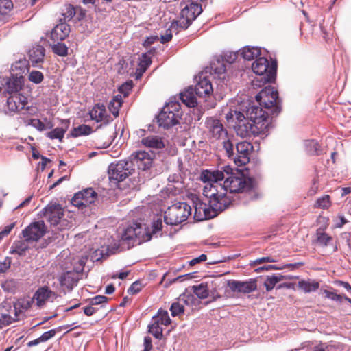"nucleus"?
<instances>
[{"label": "nucleus", "mask_w": 351, "mask_h": 351, "mask_svg": "<svg viewBox=\"0 0 351 351\" xmlns=\"http://www.w3.org/2000/svg\"><path fill=\"white\" fill-rule=\"evenodd\" d=\"M276 261V260L271 256H265L256 259L255 261H254V264L257 265L262 264L264 263H274Z\"/></svg>", "instance_id": "59"}, {"label": "nucleus", "mask_w": 351, "mask_h": 351, "mask_svg": "<svg viewBox=\"0 0 351 351\" xmlns=\"http://www.w3.org/2000/svg\"><path fill=\"white\" fill-rule=\"evenodd\" d=\"M24 77L15 76L0 77V93H8L9 94H19L24 85Z\"/></svg>", "instance_id": "15"}, {"label": "nucleus", "mask_w": 351, "mask_h": 351, "mask_svg": "<svg viewBox=\"0 0 351 351\" xmlns=\"http://www.w3.org/2000/svg\"><path fill=\"white\" fill-rule=\"evenodd\" d=\"M330 196L324 195L316 201L315 206L319 208H327L330 206Z\"/></svg>", "instance_id": "48"}, {"label": "nucleus", "mask_w": 351, "mask_h": 351, "mask_svg": "<svg viewBox=\"0 0 351 351\" xmlns=\"http://www.w3.org/2000/svg\"><path fill=\"white\" fill-rule=\"evenodd\" d=\"M89 114L91 119L95 120L97 122L102 121L105 125L112 121L110 115L107 114L105 106L103 104H96L90 111Z\"/></svg>", "instance_id": "24"}, {"label": "nucleus", "mask_w": 351, "mask_h": 351, "mask_svg": "<svg viewBox=\"0 0 351 351\" xmlns=\"http://www.w3.org/2000/svg\"><path fill=\"white\" fill-rule=\"evenodd\" d=\"M205 132L213 141L223 138L227 131L220 120L215 117H208L205 121Z\"/></svg>", "instance_id": "14"}, {"label": "nucleus", "mask_w": 351, "mask_h": 351, "mask_svg": "<svg viewBox=\"0 0 351 351\" xmlns=\"http://www.w3.org/2000/svg\"><path fill=\"white\" fill-rule=\"evenodd\" d=\"M12 260L10 257H5L0 260V273L6 271L11 265Z\"/></svg>", "instance_id": "53"}, {"label": "nucleus", "mask_w": 351, "mask_h": 351, "mask_svg": "<svg viewBox=\"0 0 351 351\" xmlns=\"http://www.w3.org/2000/svg\"><path fill=\"white\" fill-rule=\"evenodd\" d=\"M221 171L224 172L225 180L223 186L226 189V193H241L247 199L252 200L256 198L257 193L254 187L252 180L242 174H234L232 168L230 166H224Z\"/></svg>", "instance_id": "4"}, {"label": "nucleus", "mask_w": 351, "mask_h": 351, "mask_svg": "<svg viewBox=\"0 0 351 351\" xmlns=\"http://www.w3.org/2000/svg\"><path fill=\"white\" fill-rule=\"evenodd\" d=\"M12 71L15 72V73L13 74L15 76H23V75L28 71L26 61L16 62L12 65Z\"/></svg>", "instance_id": "40"}, {"label": "nucleus", "mask_w": 351, "mask_h": 351, "mask_svg": "<svg viewBox=\"0 0 351 351\" xmlns=\"http://www.w3.org/2000/svg\"><path fill=\"white\" fill-rule=\"evenodd\" d=\"M171 323V319L167 311L158 310L157 315H155V324L167 326Z\"/></svg>", "instance_id": "39"}, {"label": "nucleus", "mask_w": 351, "mask_h": 351, "mask_svg": "<svg viewBox=\"0 0 351 351\" xmlns=\"http://www.w3.org/2000/svg\"><path fill=\"white\" fill-rule=\"evenodd\" d=\"M57 296V294L48 287L43 286L36 291L32 298V303L41 308L45 306L47 302H53Z\"/></svg>", "instance_id": "18"}, {"label": "nucleus", "mask_w": 351, "mask_h": 351, "mask_svg": "<svg viewBox=\"0 0 351 351\" xmlns=\"http://www.w3.org/2000/svg\"><path fill=\"white\" fill-rule=\"evenodd\" d=\"M323 293L325 295L326 298L330 299L333 301L341 302L343 300V295L337 294L335 292L330 291L328 290H324Z\"/></svg>", "instance_id": "50"}, {"label": "nucleus", "mask_w": 351, "mask_h": 351, "mask_svg": "<svg viewBox=\"0 0 351 351\" xmlns=\"http://www.w3.org/2000/svg\"><path fill=\"white\" fill-rule=\"evenodd\" d=\"M177 300L184 307L185 306H193L195 304L197 299L191 293H184L178 298Z\"/></svg>", "instance_id": "41"}, {"label": "nucleus", "mask_w": 351, "mask_h": 351, "mask_svg": "<svg viewBox=\"0 0 351 351\" xmlns=\"http://www.w3.org/2000/svg\"><path fill=\"white\" fill-rule=\"evenodd\" d=\"M141 289V284L136 281L132 284V285L128 289V293L132 295L138 293Z\"/></svg>", "instance_id": "58"}, {"label": "nucleus", "mask_w": 351, "mask_h": 351, "mask_svg": "<svg viewBox=\"0 0 351 351\" xmlns=\"http://www.w3.org/2000/svg\"><path fill=\"white\" fill-rule=\"evenodd\" d=\"M27 104V98L22 94H14L7 99L8 112H17L23 110Z\"/></svg>", "instance_id": "21"}, {"label": "nucleus", "mask_w": 351, "mask_h": 351, "mask_svg": "<svg viewBox=\"0 0 351 351\" xmlns=\"http://www.w3.org/2000/svg\"><path fill=\"white\" fill-rule=\"evenodd\" d=\"M193 202L194 208V219L195 220L202 221L216 215V213L211 214L210 210L207 207V205L202 202L197 197L195 196L193 198Z\"/></svg>", "instance_id": "22"}, {"label": "nucleus", "mask_w": 351, "mask_h": 351, "mask_svg": "<svg viewBox=\"0 0 351 351\" xmlns=\"http://www.w3.org/2000/svg\"><path fill=\"white\" fill-rule=\"evenodd\" d=\"M45 49L40 45H36L33 47L29 51V60L32 63L33 66H36L37 64L40 63L43 61L45 56Z\"/></svg>", "instance_id": "31"}, {"label": "nucleus", "mask_w": 351, "mask_h": 351, "mask_svg": "<svg viewBox=\"0 0 351 351\" xmlns=\"http://www.w3.org/2000/svg\"><path fill=\"white\" fill-rule=\"evenodd\" d=\"M60 330V328L51 329L49 331H47L42 334V335L39 337V340L42 342H45L50 339L51 338L53 337L56 334L57 331Z\"/></svg>", "instance_id": "51"}, {"label": "nucleus", "mask_w": 351, "mask_h": 351, "mask_svg": "<svg viewBox=\"0 0 351 351\" xmlns=\"http://www.w3.org/2000/svg\"><path fill=\"white\" fill-rule=\"evenodd\" d=\"M108 298L104 295H97L91 298L90 300V304L91 306L101 304L107 302Z\"/></svg>", "instance_id": "54"}, {"label": "nucleus", "mask_w": 351, "mask_h": 351, "mask_svg": "<svg viewBox=\"0 0 351 351\" xmlns=\"http://www.w3.org/2000/svg\"><path fill=\"white\" fill-rule=\"evenodd\" d=\"M292 278H293V277L292 276H285L280 274L267 276L265 280L264 286L265 287V289L267 291H270L274 288V287L278 282L282 281L285 279Z\"/></svg>", "instance_id": "32"}, {"label": "nucleus", "mask_w": 351, "mask_h": 351, "mask_svg": "<svg viewBox=\"0 0 351 351\" xmlns=\"http://www.w3.org/2000/svg\"><path fill=\"white\" fill-rule=\"evenodd\" d=\"M207 256L206 254H201L199 257L194 258L189 261V265L193 266L197 263L206 261Z\"/></svg>", "instance_id": "61"}, {"label": "nucleus", "mask_w": 351, "mask_h": 351, "mask_svg": "<svg viewBox=\"0 0 351 351\" xmlns=\"http://www.w3.org/2000/svg\"><path fill=\"white\" fill-rule=\"evenodd\" d=\"M237 156L233 158L234 163L238 166L246 165L250 161V155L253 149L252 145L247 141H241L237 144Z\"/></svg>", "instance_id": "19"}, {"label": "nucleus", "mask_w": 351, "mask_h": 351, "mask_svg": "<svg viewBox=\"0 0 351 351\" xmlns=\"http://www.w3.org/2000/svg\"><path fill=\"white\" fill-rule=\"evenodd\" d=\"M29 124L39 131H43L46 129L45 124L38 119H32Z\"/></svg>", "instance_id": "56"}, {"label": "nucleus", "mask_w": 351, "mask_h": 351, "mask_svg": "<svg viewBox=\"0 0 351 351\" xmlns=\"http://www.w3.org/2000/svg\"><path fill=\"white\" fill-rule=\"evenodd\" d=\"M62 127H58L47 134V136L50 139H58L62 141L66 131L69 126V121L64 119L62 120Z\"/></svg>", "instance_id": "30"}, {"label": "nucleus", "mask_w": 351, "mask_h": 351, "mask_svg": "<svg viewBox=\"0 0 351 351\" xmlns=\"http://www.w3.org/2000/svg\"><path fill=\"white\" fill-rule=\"evenodd\" d=\"M181 5L183 6L180 13L181 16L179 20L173 21L170 27L166 30V33L160 36V40L162 43L170 41L173 33L178 34L179 29L188 28L202 11V6L195 0H182Z\"/></svg>", "instance_id": "5"}, {"label": "nucleus", "mask_w": 351, "mask_h": 351, "mask_svg": "<svg viewBox=\"0 0 351 351\" xmlns=\"http://www.w3.org/2000/svg\"><path fill=\"white\" fill-rule=\"evenodd\" d=\"M241 56L247 60H252L259 58L261 55V49L258 47H244L241 51Z\"/></svg>", "instance_id": "33"}, {"label": "nucleus", "mask_w": 351, "mask_h": 351, "mask_svg": "<svg viewBox=\"0 0 351 351\" xmlns=\"http://www.w3.org/2000/svg\"><path fill=\"white\" fill-rule=\"evenodd\" d=\"M132 84L131 83H125V84H123L120 88H119V91L121 93H124L125 95H127V92L128 90H130L132 89Z\"/></svg>", "instance_id": "64"}, {"label": "nucleus", "mask_w": 351, "mask_h": 351, "mask_svg": "<svg viewBox=\"0 0 351 351\" xmlns=\"http://www.w3.org/2000/svg\"><path fill=\"white\" fill-rule=\"evenodd\" d=\"M165 143L162 138L155 136V149H160L165 148Z\"/></svg>", "instance_id": "63"}, {"label": "nucleus", "mask_w": 351, "mask_h": 351, "mask_svg": "<svg viewBox=\"0 0 351 351\" xmlns=\"http://www.w3.org/2000/svg\"><path fill=\"white\" fill-rule=\"evenodd\" d=\"M306 150L310 155H319L321 153L320 147L318 143L314 140L305 141Z\"/></svg>", "instance_id": "42"}, {"label": "nucleus", "mask_w": 351, "mask_h": 351, "mask_svg": "<svg viewBox=\"0 0 351 351\" xmlns=\"http://www.w3.org/2000/svg\"><path fill=\"white\" fill-rule=\"evenodd\" d=\"M28 79L34 84H40L44 79L43 74L38 71H32L29 73Z\"/></svg>", "instance_id": "47"}, {"label": "nucleus", "mask_w": 351, "mask_h": 351, "mask_svg": "<svg viewBox=\"0 0 351 351\" xmlns=\"http://www.w3.org/2000/svg\"><path fill=\"white\" fill-rule=\"evenodd\" d=\"M75 14V9L71 5H66L62 13L64 21H70Z\"/></svg>", "instance_id": "49"}, {"label": "nucleus", "mask_w": 351, "mask_h": 351, "mask_svg": "<svg viewBox=\"0 0 351 351\" xmlns=\"http://www.w3.org/2000/svg\"><path fill=\"white\" fill-rule=\"evenodd\" d=\"M182 117L181 106L176 99H170L156 117L160 127L169 129L180 123Z\"/></svg>", "instance_id": "6"}, {"label": "nucleus", "mask_w": 351, "mask_h": 351, "mask_svg": "<svg viewBox=\"0 0 351 351\" xmlns=\"http://www.w3.org/2000/svg\"><path fill=\"white\" fill-rule=\"evenodd\" d=\"M191 207L186 202H177L169 206L165 212L162 224L161 216L155 219V237L168 234V225L176 226L185 221L191 215Z\"/></svg>", "instance_id": "3"}, {"label": "nucleus", "mask_w": 351, "mask_h": 351, "mask_svg": "<svg viewBox=\"0 0 351 351\" xmlns=\"http://www.w3.org/2000/svg\"><path fill=\"white\" fill-rule=\"evenodd\" d=\"M241 112L245 114V117H247L250 121L258 125L264 123L265 126V130L268 132L270 125L269 120L268 118V113L265 112L262 108L256 105L248 104L247 106L245 109H243Z\"/></svg>", "instance_id": "12"}, {"label": "nucleus", "mask_w": 351, "mask_h": 351, "mask_svg": "<svg viewBox=\"0 0 351 351\" xmlns=\"http://www.w3.org/2000/svg\"><path fill=\"white\" fill-rule=\"evenodd\" d=\"M256 99L260 106L271 109L273 116H276L281 110L278 91L271 86L265 87L256 96Z\"/></svg>", "instance_id": "8"}, {"label": "nucleus", "mask_w": 351, "mask_h": 351, "mask_svg": "<svg viewBox=\"0 0 351 351\" xmlns=\"http://www.w3.org/2000/svg\"><path fill=\"white\" fill-rule=\"evenodd\" d=\"M97 311V308L93 307L90 304L88 306L83 308L84 313L87 316L93 315Z\"/></svg>", "instance_id": "62"}, {"label": "nucleus", "mask_w": 351, "mask_h": 351, "mask_svg": "<svg viewBox=\"0 0 351 351\" xmlns=\"http://www.w3.org/2000/svg\"><path fill=\"white\" fill-rule=\"evenodd\" d=\"M13 7L10 0H0V15L8 14Z\"/></svg>", "instance_id": "46"}, {"label": "nucleus", "mask_w": 351, "mask_h": 351, "mask_svg": "<svg viewBox=\"0 0 351 351\" xmlns=\"http://www.w3.org/2000/svg\"><path fill=\"white\" fill-rule=\"evenodd\" d=\"M192 278V274H191V273L185 274V275L179 276L177 278H175L173 280H170L168 283L166 282L165 285V287H167L168 285H169L170 284H171L173 282H176L177 281L182 282L185 278Z\"/></svg>", "instance_id": "60"}, {"label": "nucleus", "mask_w": 351, "mask_h": 351, "mask_svg": "<svg viewBox=\"0 0 351 351\" xmlns=\"http://www.w3.org/2000/svg\"><path fill=\"white\" fill-rule=\"evenodd\" d=\"M97 197V193L92 188H88L75 194L71 203L73 206L82 208L93 204Z\"/></svg>", "instance_id": "16"}, {"label": "nucleus", "mask_w": 351, "mask_h": 351, "mask_svg": "<svg viewBox=\"0 0 351 351\" xmlns=\"http://www.w3.org/2000/svg\"><path fill=\"white\" fill-rule=\"evenodd\" d=\"M132 162L129 158L119 160L117 163H112L108 167L110 180L119 182L134 173Z\"/></svg>", "instance_id": "9"}, {"label": "nucleus", "mask_w": 351, "mask_h": 351, "mask_svg": "<svg viewBox=\"0 0 351 351\" xmlns=\"http://www.w3.org/2000/svg\"><path fill=\"white\" fill-rule=\"evenodd\" d=\"M197 95L193 88L190 86L186 88V90L180 94V99L182 102L188 107H195L197 104Z\"/></svg>", "instance_id": "29"}, {"label": "nucleus", "mask_w": 351, "mask_h": 351, "mask_svg": "<svg viewBox=\"0 0 351 351\" xmlns=\"http://www.w3.org/2000/svg\"><path fill=\"white\" fill-rule=\"evenodd\" d=\"M79 279V273L72 270L62 274L58 280L62 287H66L68 290H72L77 285Z\"/></svg>", "instance_id": "23"}, {"label": "nucleus", "mask_w": 351, "mask_h": 351, "mask_svg": "<svg viewBox=\"0 0 351 351\" xmlns=\"http://www.w3.org/2000/svg\"><path fill=\"white\" fill-rule=\"evenodd\" d=\"M227 285L232 291L242 293H250L257 288L256 280L254 279L247 281L229 280Z\"/></svg>", "instance_id": "20"}, {"label": "nucleus", "mask_w": 351, "mask_h": 351, "mask_svg": "<svg viewBox=\"0 0 351 351\" xmlns=\"http://www.w3.org/2000/svg\"><path fill=\"white\" fill-rule=\"evenodd\" d=\"M224 178V172L221 170H205L200 175V180L205 183L203 195L208 198L213 212H221L230 204V198L227 196L223 184L221 183Z\"/></svg>", "instance_id": "1"}, {"label": "nucleus", "mask_w": 351, "mask_h": 351, "mask_svg": "<svg viewBox=\"0 0 351 351\" xmlns=\"http://www.w3.org/2000/svg\"><path fill=\"white\" fill-rule=\"evenodd\" d=\"M193 89L197 96L199 97L209 95L213 92L212 84L206 77H202L200 76Z\"/></svg>", "instance_id": "25"}, {"label": "nucleus", "mask_w": 351, "mask_h": 351, "mask_svg": "<svg viewBox=\"0 0 351 351\" xmlns=\"http://www.w3.org/2000/svg\"><path fill=\"white\" fill-rule=\"evenodd\" d=\"M217 63L219 64V66L215 65V63H213L211 65L212 70L214 71L215 73L222 74L224 73L226 71V66L223 63H221L219 60H217Z\"/></svg>", "instance_id": "57"}, {"label": "nucleus", "mask_w": 351, "mask_h": 351, "mask_svg": "<svg viewBox=\"0 0 351 351\" xmlns=\"http://www.w3.org/2000/svg\"><path fill=\"white\" fill-rule=\"evenodd\" d=\"M71 32L70 26L65 23H60L56 25L51 32V39L56 41L64 40Z\"/></svg>", "instance_id": "26"}, {"label": "nucleus", "mask_w": 351, "mask_h": 351, "mask_svg": "<svg viewBox=\"0 0 351 351\" xmlns=\"http://www.w3.org/2000/svg\"><path fill=\"white\" fill-rule=\"evenodd\" d=\"M234 115L237 120V124L235 127L237 134L242 138L250 137L251 136H258L260 134H266L265 126L264 123L258 125L250 121L245 114L241 111H234Z\"/></svg>", "instance_id": "7"}, {"label": "nucleus", "mask_w": 351, "mask_h": 351, "mask_svg": "<svg viewBox=\"0 0 351 351\" xmlns=\"http://www.w3.org/2000/svg\"><path fill=\"white\" fill-rule=\"evenodd\" d=\"M152 50L150 49L146 53H143L139 57L138 67L136 71V78L139 79L152 62Z\"/></svg>", "instance_id": "27"}, {"label": "nucleus", "mask_w": 351, "mask_h": 351, "mask_svg": "<svg viewBox=\"0 0 351 351\" xmlns=\"http://www.w3.org/2000/svg\"><path fill=\"white\" fill-rule=\"evenodd\" d=\"M56 43L51 45L53 52L60 56H66L68 54V47L61 41H56Z\"/></svg>", "instance_id": "43"}, {"label": "nucleus", "mask_w": 351, "mask_h": 351, "mask_svg": "<svg viewBox=\"0 0 351 351\" xmlns=\"http://www.w3.org/2000/svg\"><path fill=\"white\" fill-rule=\"evenodd\" d=\"M44 215L51 226L59 230L71 227V223L64 218V210L60 204L48 205L45 208Z\"/></svg>", "instance_id": "10"}, {"label": "nucleus", "mask_w": 351, "mask_h": 351, "mask_svg": "<svg viewBox=\"0 0 351 351\" xmlns=\"http://www.w3.org/2000/svg\"><path fill=\"white\" fill-rule=\"evenodd\" d=\"M194 293L200 299H205L209 295V291L206 283H201L192 287Z\"/></svg>", "instance_id": "37"}, {"label": "nucleus", "mask_w": 351, "mask_h": 351, "mask_svg": "<svg viewBox=\"0 0 351 351\" xmlns=\"http://www.w3.org/2000/svg\"><path fill=\"white\" fill-rule=\"evenodd\" d=\"M46 226L43 221L31 223L22 231L23 238L27 241H37L46 232Z\"/></svg>", "instance_id": "17"}, {"label": "nucleus", "mask_w": 351, "mask_h": 351, "mask_svg": "<svg viewBox=\"0 0 351 351\" xmlns=\"http://www.w3.org/2000/svg\"><path fill=\"white\" fill-rule=\"evenodd\" d=\"M92 128L87 125H80L74 128L71 133L72 137L77 138L81 136L88 135L92 133Z\"/></svg>", "instance_id": "38"}, {"label": "nucleus", "mask_w": 351, "mask_h": 351, "mask_svg": "<svg viewBox=\"0 0 351 351\" xmlns=\"http://www.w3.org/2000/svg\"><path fill=\"white\" fill-rule=\"evenodd\" d=\"M223 149L226 150L227 156L229 158H234V147L233 144L230 142V140L224 141L223 143Z\"/></svg>", "instance_id": "52"}, {"label": "nucleus", "mask_w": 351, "mask_h": 351, "mask_svg": "<svg viewBox=\"0 0 351 351\" xmlns=\"http://www.w3.org/2000/svg\"><path fill=\"white\" fill-rule=\"evenodd\" d=\"M149 154L145 151H137L133 152L128 158L132 162L134 169L136 167L138 170L147 171L149 170L154 163L153 151Z\"/></svg>", "instance_id": "13"}, {"label": "nucleus", "mask_w": 351, "mask_h": 351, "mask_svg": "<svg viewBox=\"0 0 351 351\" xmlns=\"http://www.w3.org/2000/svg\"><path fill=\"white\" fill-rule=\"evenodd\" d=\"M319 283L316 280H300L298 282V288L305 293L315 291L319 289Z\"/></svg>", "instance_id": "34"}, {"label": "nucleus", "mask_w": 351, "mask_h": 351, "mask_svg": "<svg viewBox=\"0 0 351 351\" xmlns=\"http://www.w3.org/2000/svg\"><path fill=\"white\" fill-rule=\"evenodd\" d=\"M15 223L13 222L2 228V230L0 231V241L10 233L12 230L15 227Z\"/></svg>", "instance_id": "55"}, {"label": "nucleus", "mask_w": 351, "mask_h": 351, "mask_svg": "<svg viewBox=\"0 0 351 351\" xmlns=\"http://www.w3.org/2000/svg\"><path fill=\"white\" fill-rule=\"evenodd\" d=\"M317 242L322 245L326 246L332 240V237L326 234L322 230L317 231Z\"/></svg>", "instance_id": "45"}, {"label": "nucleus", "mask_w": 351, "mask_h": 351, "mask_svg": "<svg viewBox=\"0 0 351 351\" xmlns=\"http://www.w3.org/2000/svg\"><path fill=\"white\" fill-rule=\"evenodd\" d=\"M154 233V219H139L129 224L121 234V241L128 247L149 241Z\"/></svg>", "instance_id": "2"}, {"label": "nucleus", "mask_w": 351, "mask_h": 351, "mask_svg": "<svg viewBox=\"0 0 351 351\" xmlns=\"http://www.w3.org/2000/svg\"><path fill=\"white\" fill-rule=\"evenodd\" d=\"M147 129H140L136 131V134L139 138H141V144L148 148H154V135L152 131L154 127L152 124L147 125Z\"/></svg>", "instance_id": "28"}, {"label": "nucleus", "mask_w": 351, "mask_h": 351, "mask_svg": "<svg viewBox=\"0 0 351 351\" xmlns=\"http://www.w3.org/2000/svg\"><path fill=\"white\" fill-rule=\"evenodd\" d=\"M122 104V97L121 95H117L112 97L108 104L109 110L114 117L119 115V110Z\"/></svg>", "instance_id": "36"}, {"label": "nucleus", "mask_w": 351, "mask_h": 351, "mask_svg": "<svg viewBox=\"0 0 351 351\" xmlns=\"http://www.w3.org/2000/svg\"><path fill=\"white\" fill-rule=\"evenodd\" d=\"M253 72L261 76V81L263 83L273 81L276 77V66L269 65V61L264 57H259L252 64Z\"/></svg>", "instance_id": "11"}, {"label": "nucleus", "mask_w": 351, "mask_h": 351, "mask_svg": "<svg viewBox=\"0 0 351 351\" xmlns=\"http://www.w3.org/2000/svg\"><path fill=\"white\" fill-rule=\"evenodd\" d=\"M170 311L171 313V315L173 317L180 316L184 314V308L182 304H180L178 300H176V302L172 303L170 308Z\"/></svg>", "instance_id": "44"}, {"label": "nucleus", "mask_w": 351, "mask_h": 351, "mask_svg": "<svg viewBox=\"0 0 351 351\" xmlns=\"http://www.w3.org/2000/svg\"><path fill=\"white\" fill-rule=\"evenodd\" d=\"M27 241H15L12 245L10 252V254H16L19 256L25 254L26 250L28 249Z\"/></svg>", "instance_id": "35"}]
</instances>
